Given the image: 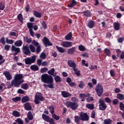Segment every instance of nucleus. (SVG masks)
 I'll list each match as a JSON object with an SVG mask.
<instances>
[{
	"mask_svg": "<svg viewBox=\"0 0 124 124\" xmlns=\"http://www.w3.org/2000/svg\"><path fill=\"white\" fill-rule=\"evenodd\" d=\"M24 77L22 74H18L15 75L14 79L11 81V84L10 83L8 82L6 84L7 88L10 89L12 87H16V88H19L20 85L22 83H24V79H23Z\"/></svg>",
	"mask_w": 124,
	"mask_h": 124,
	"instance_id": "f257e3e1",
	"label": "nucleus"
},
{
	"mask_svg": "<svg viewBox=\"0 0 124 124\" xmlns=\"http://www.w3.org/2000/svg\"><path fill=\"white\" fill-rule=\"evenodd\" d=\"M41 81L46 84L54 83V79L53 78V77L48 75L47 74H44L42 75Z\"/></svg>",
	"mask_w": 124,
	"mask_h": 124,
	"instance_id": "f03ea898",
	"label": "nucleus"
},
{
	"mask_svg": "<svg viewBox=\"0 0 124 124\" xmlns=\"http://www.w3.org/2000/svg\"><path fill=\"white\" fill-rule=\"evenodd\" d=\"M65 105L68 108H70L72 110H76L78 108V106H79L78 103L70 101L66 102Z\"/></svg>",
	"mask_w": 124,
	"mask_h": 124,
	"instance_id": "7ed1b4c3",
	"label": "nucleus"
},
{
	"mask_svg": "<svg viewBox=\"0 0 124 124\" xmlns=\"http://www.w3.org/2000/svg\"><path fill=\"white\" fill-rule=\"evenodd\" d=\"M36 60V56L33 55L31 58H27L25 59V62L26 64H31V63H33L35 62V61Z\"/></svg>",
	"mask_w": 124,
	"mask_h": 124,
	"instance_id": "20e7f679",
	"label": "nucleus"
},
{
	"mask_svg": "<svg viewBox=\"0 0 124 124\" xmlns=\"http://www.w3.org/2000/svg\"><path fill=\"white\" fill-rule=\"evenodd\" d=\"M95 91L96 92L97 95L100 97L103 93V87L101 86V84H98L96 87Z\"/></svg>",
	"mask_w": 124,
	"mask_h": 124,
	"instance_id": "39448f33",
	"label": "nucleus"
},
{
	"mask_svg": "<svg viewBox=\"0 0 124 124\" xmlns=\"http://www.w3.org/2000/svg\"><path fill=\"white\" fill-rule=\"evenodd\" d=\"M99 108L100 110H101L102 111H104L106 108H107V105L105 103V102L104 100L102 99H100L99 100Z\"/></svg>",
	"mask_w": 124,
	"mask_h": 124,
	"instance_id": "423d86ee",
	"label": "nucleus"
},
{
	"mask_svg": "<svg viewBox=\"0 0 124 124\" xmlns=\"http://www.w3.org/2000/svg\"><path fill=\"white\" fill-rule=\"evenodd\" d=\"M43 100H44V98L42 95L39 94H36L34 100L35 103L36 104H39V103H40V101H43Z\"/></svg>",
	"mask_w": 124,
	"mask_h": 124,
	"instance_id": "0eeeda50",
	"label": "nucleus"
},
{
	"mask_svg": "<svg viewBox=\"0 0 124 124\" xmlns=\"http://www.w3.org/2000/svg\"><path fill=\"white\" fill-rule=\"evenodd\" d=\"M61 44L62 47L65 48H69L70 47H72L73 45L72 42L69 41H63L61 43Z\"/></svg>",
	"mask_w": 124,
	"mask_h": 124,
	"instance_id": "6e6552de",
	"label": "nucleus"
},
{
	"mask_svg": "<svg viewBox=\"0 0 124 124\" xmlns=\"http://www.w3.org/2000/svg\"><path fill=\"white\" fill-rule=\"evenodd\" d=\"M43 42L46 47H47V46H52V45H53L52 43L50 42L49 39L46 37H44Z\"/></svg>",
	"mask_w": 124,
	"mask_h": 124,
	"instance_id": "1a4fd4ad",
	"label": "nucleus"
},
{
	"mask_svg": "<svg viewBox=\"0 0 124 124\" xmlns=\"http://www.w3.org/2000/svg\"><path fill=\"white\" fill-rule=\"evenodd\" d=\"M80 117L81 121H89V115L86 113H80Z\"/></svg>",
	"mask_w": 124,
	"mask_h": 124,
	"instance_id": "9d476101",
	"label": "nucleus"
},
{
	"mask_svg": "<svg viewBox=\"0 0 124 124\" xmlns=\"http://www.w3.org/2000/svg\"><path fill=\"white\" fill-rule=\"evenodd\" d=\"M23 51L25 55H30L31 54V51L29 49V46H28V45L23 46Z\"/></svg>",
	"mask_w": 124,
	"mask_h": 124,
	"instance_id": "9b49d317",
	"label": "nucleus"
},
{
	"mask_svg": "<svg viewBox=\"0 0 124 124\" xmlns=\"http://www.w3.org/2000/svg\"><path fill=\"white\" fill-rule=\"evenodd\" d=\"M68 65L70 66V67H72L73 69L76 68V64L75 62L72 60H68Z\"/></svg>",
	"mask_w": 124,
	"mask_h": 124,
	"instance_id": "f8f14e48",
	"label": "nucleus"
},
{
	"mask_svg": "<svg viewBox=\"0 0 124 124\" xmlns=\"http://www.w3.org/2000/svg\"><path fill=\"white\" fill-rule=\"evenodd\" d=\"M12 51L13 52H15L14 56H16L18 53H20V48L16 47L15 46H13L12 47Z\"/></svg>",
	"mask_w": 124,
	"mask_h": 124,
	"instance_id": "ddd939ff",
	"label": "nucleus"
},
{
	"mask_svg": "<svg viewBox=\"0 0 124 124\" xmlns=\"http://www.w3.org/2000/svg\"><path fill=\"white\" fill-rule=\"evenodd\" d=\"M90 94H84V93H81L79 94V97L80 98L81 101L84 102L85 101L86 99V97H88V96H90Z\"/></svg>",
	"mask_w": 124,
	"mask_h": 124,
	"instance_id": "4468645a",
	"label": "nucleus"
},
{
	"mask_svg": "<svg viewBox=\"0 0 124 124\" xmlns=\"http://www.w3.org/2000/svg\"><path fill=\"white\" fill-rule=\"evenodd\" d=\"M4 75H5L6 78L7 80H11L12 79V76L10 74V72L8 71H5L3 74Z\"/></svg>",
	"mask_w": 124,
	"mask_h": 124,
	"instance_id": "2eb2a0df",
	"label": "nucleus"
},
{
	"mask_svg": "<svg viewBox=\"0 0 124 124\" xmlns=\"http://www.w3.org/2000/svg\"><path fill=\"white\" fill-rule=\"evenodd\" d=\"M61 94L63 96V97L65 98H67L69 97V96H71V94L66 91H62L61 92Z\"/></svg>",
	"mask_w": 124,
	"mask_h": 124,
	"instance_id": "dca6fc26",
	"label": "nucleus"
},
{
	"mask_svg": "<svg viewBox=\"0 0 124 124\" xmlns=\"http://www.w3.org/2000/svg\"><path fill=\"white\" fill-rule=\"evenodd\" d=\"M75 50H76V47H73L68 49L67 54L68 55H73L75 53Z\"/></svg>",
	"mask_w": 124,
	"mask_h": 124,
	"instance_id": "f3484780",
	"label": "nucleus"
},
{
	"mask_svg": "<svg viewBox=\"0 0 124 124\" xmlns=\"http://www.w3.org/2000/svg\"><path fill=\"white\" fill-rule=\"evenodd\" d=\"M24 107L27 111L31 110V106L30 103H26L24 104Z\"/></svg>",
	"mask_w": 124,
	"mask_h": 124,
	"instance_id": "a211bd4d",
	"label": "nucleus"
},
{
	"mask_svg": "<svg viewBox=\"0 0 124 124\" xmlns=\"http://www.w3.org/2000/svg\"><path fill=\"white\" fill-rule=\"evenodd\" d=\"M87 27L90 29H93V28L94 27V21L92 20L89 21L87 25Z\"/></svg>",
	"mask_w": 124,
	"mask_h": 124,
	"instance_id": "6ab92c4d",
	"label": "nucleus"
},
{
	"mask_svg": "<svg viewBox=\"0 0 124 124\" xmlns=\"http://www.w3.org/2000/svg\"><path fill=\"white\" fill-rule=\"evenodd\" d=\"M21 101L22 103H25V102H28V101H30V97L28 96L23 97Z\"/></svg>",
	"mask_w": 124,
	"mask_h": 124,
	"instance_id": "aec40b11",
	"label": "nucleus"
},
{
	"mask_svg": "<svg viewBox=\"0 0 124 124\" xmlns=\"http://www.w3.org/2000/svg\"><path fill=\"white\" fill-rule=\"evenodd\" d=\"M77 4V2L75 0H72L70 4L68 5V7L70 8H72V7H74L75 5Z\"/></svg>",
	"mask_w": 124,
	"mask_h": 124,
	"instance_id": "412c9836",
	"label": "nucleus"
},
{
	"mask_svg": "<svg viewBox=\"0 0 124 124\" xmlns=\"http://www.w3.org/2000/svg\"><path fill=\"white\" fill-rule=\"evenodd\" d=\"M49 84H44L43 86L44 87H45V88H49L50 89H54L55 86H54V83H49Z\"/></svg>",
	"mask_w": 124,
	"mask_h": 124,
	"instance_id": "4be33fe9",
	"label": "nucleus"
},
{
	"mask_svg": "<svg viewBox=\"0 0 124 124\" xmlns=\"http://www.w3.org/2000/svg\"><path fill=\"white\" fill-rule=\"evenodd\" d=\"M30 68L31 70H33V71H37L38 69H39V68L38 67V66L36 65H32L31 66Z\"/></svg>",
	"mask_w": 124,
	"mask_h": 124,
	"instance_id": "5701e85b",
	"label": "nucleus"
},
{
	"mask_svg": "<svg viewBox=\"0 0 124 124\" xmlns=\"http://www.w3.org/2000/svg\"><path fill=\"white\" fill-rule=\"evenodd\" d=\"M83 14H84V16L86 17H91L92 16V15L91 14V12L89 10L85 11L83 12H82Z\"/></svg>",
	"mask_w": 124,
	"mask_h": 124,
	"instance_id": "b1692460",
	"label": "nucleus"
},
{
	"mask_svg": "<svg viewBox=\"0 0 124 124\" xmlns=\"http://www.w3.org/2000/svg\"><path fill=\"white\" fill-rule=\"evenodd\" d=\"M120 25L118 22H115L114 23V29L115 31H119L120 30Z\"/></svg>",
	"mask_w": 124,
	"mask_h": 124,
	"instance_id": "393cba45",
	"label": "nucleus"
},
{
	"mask_svg": "<svg viewBox=\"0 0 124 124\" xmlns=\"http://www.w3.org/2000/svg\"><path fill=\"white\" fill-rule=\"evenodd\" d=\"M72 38V32H70L67 35L65 36V40H70Z\"/></svg>",
	"mask_w": 124,
	"mask_h": 124,
	"instance_id": "a878e982",
	"label": "nucleus"
},
{
	"mask_svg": "<svg viewBox=\"0 0 124 124\" xmlns=\"http://www.w3.org/2000/svg\"><path fill=\"white\" fill-rule=\"evenodd\" d=\"M117 98L119 99V100H124V95L119 93L117 94Z\"/></svg>",
	"mask_w": 124,
	"mask_h": 124,
	"instance_id": "bb28decb",
	"label": "nucleus"
},
{
	"mask_svg": "<svg viewBox=\"0 0 124 124\" xmlns=\"http://www.w3.org/2000/svg\"><path fill=\"white\" fill-rule=\"evenodd\" d=\"M22 44H23V42L21 40L17 41L15 43V45L17 47L22 46Z\"/></svg>",
	"mask_w": 124,
	"mask_h": 124,
	"instance_id": "cd10ccee",
	"label": "nucleus"
},
{
	"mask_svg": "<svg viewBox=\"0 0 124 124\" xmlns=\"http://www.w3.org/2000/svg\"><path fill=\"white\" fill-rule=\"evenodd\" d=\"M12 100L14 101V102H18V101H21V97H16L13 98Z\"/></svg>",
	"mask_w": 124,
	"mask_h": 124,
	"instance_id": "c85d7f7f",
	"label": "nucleus"
},
{
	"mask_svg": "<svg viewBox=\"0 0 124 124\" xmlns=\"http://www.w3.org/2000/svg\"><path fill=\"white\" fill-rule=\"evenodd\" d=\"M56 48H57L58 51H59V52H60V53H64V52H65V50L64 49V48H63L62 47H59L58 46H56Z\"/></svg>",
	"mask_w": 124,
	"mask_h": 124,
	"instance_id": "c756f323",
	"label": "nucleus"
},
{
	"mask_svg": "<svg viewBox=\"0 0 124 124\" xmlns=\"http://www.w3.org/2000/svg\"><path fill=\"white\" fill-rule=\"evenodd\" d=\"M13 115H14V117H19L20 116V112H18L16 110H15L13 112Z\"/></svg>",
	"mask_w": 124,
	"mask_h": 124,
	"instance_id": "7c9ffc66",
	"label": "nucleus"
},
{
	"mask_svg": "<svg viewBox=\"0 0 124 124\" xmlns=\"http://www.w3.org/2000/svg\"><path fill=\"white\" fill-rule=\"evenodd\" d=\"M21 88L23 90H28L29 89V84L27 83H23L21 85Z\"/></svg>",
	"mask_w": 124,
	"mask_h": 124,
	"instance_id": "2f4dec72",
	"label": "nucleus"
},
{
	"mask_svg": "<svg viewBox=\"0 0 124 124\" xmlns=\"http://www.w3.org/2000/svg\"><path fill=\"white\" fill-rule=\"evenodd\" d=\"M80 121H81V117L78 116H76L75 117V123H76L77 124H78L80 123Z\"/></svg>",
	"mask_w": 124,
	"mask_h": 124,
	"instance_id": "473e14b6",
	"label": "nucleus"
},
{
	"mask_svg": "<svg viewBox=\"0 0 124 124\" xmlns=\"http://www.w3.org/2000/svg\"><path fill=\"white\" fill-rule=\"evenodd\" d=\"M27 116H28V118L29 120H30V121H31V120H32V119H33V116H32V113H31V111H29Z\"/></svg>",
	"mask_w": 124,
	"mask_h": 124,
	"instance_id": "72a5a7b5",
	"label": "nucleus"
},
{
	"mask_svg": "<svg viewBox=\"0 0 124 124\" xmlns=\"http://www.w3.org/2000/svg\"><path fill=\"white\" fill-rule=\"evenodd\" d=\"M52 117L53 119H54L56 121H59V120H60V118H61V117H60L59 116H58L56 115V114H54V113L52 114Z\"/></svg>",
	"mask_w": 124,
	"mask_h": 124,
	"instance_id": "f704fd0d",
	"label": "nucleus"
},
{
	"mask_svg": "<svg viewBox=\"0 0 124 124\" xmlns=\"http://www.w3.org/2000/svg\"><path fill=\"white\" fill-rule=\"evenodd\" d=\"M49 117L44 114H43L42 115V118L43 119V120H44V121H46V122H48L49 119Z\"/></svg>",
	"mask_w": 124,
	"mask_h": 124,
	"instance_id": "c9c22d12",
	"label": "nucleus"
},
{
	"mask_svg": "<svg viewBox=\"0 0 124 124\" xmlns=\"http://www.w3.org/2000/svg\"><path fill=\"white\" fill-rule=\"evenodd\" d=\"M27 27L29 29V31L33 29V25L32 23L29 22L27 23Z\"/></svg>",
	"mask_w": 124,
	"mask_h": 124,
	"instance_id": "e433bc0d",
	"label": "nucleus"
},
{
	"mask_svg": "<svg viewBox=\"0 0 124 124\" xmlns=\"http://www.w3.org/2000/svg\"><path fill=\"white\" fill-rule=\"evenodd\" d=\"M86 107L88 109H91V110H93V108H94V106L93 105V104H89L86 105Z\"/></svg>",
	"mask_w": 124,
	"mask_h": 124,
	"instance_id": "4c0bfd02",
	"label": "nucleus"
},
{
	"mask_svg": "<svg viewBox=\"0 0 124 124\" xmlns=\"http://www.w3.org/2000/svg\"><path fill=\"white\" fill-rule=\"evenodd\" d=\"M78 50L79 51H85L86 50V47L84 46L81 45L78 46Z\"/></svg>",
	"mask_w": 124,
	"mask_h": 124,
	"instance_id": "58836bf2",
	"label": "nucleus"
},
{
	"mask_svg": "<svg viewBox=\"0 0 124 124\" xmlns=\"http://www.w3.org/2000/svg\"><path fill=\"white\" fill-rule=\"evenodd\" d=\"M33 14L34 16H35V17H37V18H40V17H41V14L40 13L34 11Z\"/></svg>",
	"mask_w": 124,
	"mask_h": 124,
	"instance_id": "ea45409f",
	"label": "nucleus"
},
{
	"mask_svg": "<svg viewBox=\"0 0 124 124\" xmlns=\"http://www.w3.org/2000/svg\"><path fill=\"white\" fill-rule=\"evenodd\" d=\"M49 75H54V73H55V68H52L51 70H49L47 72Z\"/></svg>",
	"mask_w": 124,
	"mask_h": 124,
	"instance_id": "a19ab883",
	"label": "nucleus"
},
{
	"mask_svg": "<svg viewBox=\"0 0 124 124\" xmlns=\"http://www.w3.org/2000/svg\"><path fill=\"white\" fill-rule=\"evenodd\" d=\"M30 49L31 51L32 52V53L35 52V47L33 45H30Z\"/></svg>",
	"mask_w": 124,
	"mask_h": 124,
	"instance_id": "79ce46f5",
	"label": "nucleus"
},
{
	"mask_svg": "<svg viewBox=\"0 0 124 124\" xmlns=\"http://www.w3.org/2000/svg\"><path fill=\"white\" fill-rule=\"evenodd\" d=\"M112 123V120L110 119H106L104 121V124H111Z\"/></svg>",
	"mask_w": 124,
	"mask_h": 124,
	"instance_id": "37998d69",
	"label": "nucleus"
},
{
	"mask_svg": "<svg viewBox=\"0 0 124 124\" xmlns=\"http://www.w3.org/2000/svg\"><path fill=\"white\" fill-rule=\"evenodd\" d=\"M17 19H18L19 21L21 22V23H23V16H22V14H19L17 16Z\"/></svg>",
	"mask_w": 124,
	"mask_h": 124,
	"instance_id": "c03bdc74",
	"label": "nucleus"
},
{
	"mask_svg": "<svg viewBox=\"0 0 124 124\" xmlns=\"http://www.w3.org/2000/svg\"><path fill=\"white\" fill-rule=\"evenodd\" d=\"M16 123L18 124H23L24 122H23V120L20 118H18L16 120Z\"/></svg>",
	"mask_w": 124,
	"mask_h": 124,
	"instance_id": "a18cd8bd",
	"label": "nucleus"
},
{
	"mask_svg": "<svg viewBox=\"0 0 124 124\" xmlns=\"http://www.w3.org/2000/svg\"><path fill=\"white\" fill-rule=\"evenodd\" d=\"M74 71L75 72V73L76 75H77V76H80V71L77 70V69H76V68H75L74 69H73Z\"/></svg>",
	"mask_w": 124,
	"mask_h": 124,
	"instance_id": "49530a36",
	"label": "nucleus"
},
{
	"mask_svg": "<svg viewBox=\"0 0 124 124\" xmlns=\"http://www.w3.org/2000/svg\"><path fill=\"white\" fill-rule=\"evenodd\" d=\"M5 7V5H4V3L3 2H1L0 3V10H3Z\"/></svg>",
	"mask_w": 124,
	"mask_h": 124,
	"instance_id": "de8ad7c7",
	"label": "nucleus"
},
{
	"mask_svg": "<svg viewBox=\"0 0 124 124\" xmlns=\"http://www.w3.org/2000/svg\"><path fill=\"white\" fill-rule=\"evenodd\" d=\"M40 58L42 59V60H44L46 59V54L45 53H42L41 54L40 56Z\"/></svg>",
	"mask_w": 124,
	"mask_h": 124,
	"instance_id": "09e8293b",
	"label": "nucleus"
},
{
	"mask_svg": "<svg viewBox=\"0 0 124 124\" xmlns=\"http://www.w3.org/2000/svg\"><path fill=\"white\" fill-rule=\"evenodd\" d=\"M4 62H5V60L3 59L1 55H0V65H1L2 63H3Z\"/></svg>",
	"mask_w": 124,
	"mask_h": 124,
	"instance_id": "8fccbe9b",
	"label": "nucleus"
},
{
	"mask_svg": "<svg viewBox=\"0 0 124 124\" xmlns=\"http://www.w3.org/2000/svg\"><path fill=\"white\" fill-rule=\"evenodd\" d=\"M55 82H59L61 81V77L59 76H55L54 78Z\"/></svg>",
	"mask_w": 124,
	"mask_h": 124,
	"instance_id": "3c124183",
	"label": "nucleus"
},
{
	"mask_svg": "<svg viewBox=\"0 0 124 124\" xmlns=\"http://www.w3.org/2000/svg\"><path fill=\"white\" fill-rule=\"evenodd\" d=\"M46 71H48V69L46 67L42 68L40 70L41 73H45Z\"/></svg>",
	"mask_w": 124,
	"mask_h": 124,
	"instance_id": "603ef678",
	"label": "nucleus"
},
{
	"mask_svg": "<svg viewBox=\"0 0 124 124\" xmlns=\"http://www.w3.org/2000/svg\"><path fill=\"white\" fill-rule=\"evenodd\" d=\"M24 39L26 41V42H27V43H31V38L28 37H24Z\"/></svg>",
	"mask_w": 124,
	"mask_h": 124,
	"instance_id": "864d4df0",
	"label": "nucleus"
},
{
	"mask_svg": "<svg viewBox=\"0 0 124 124\" xmlns=\"http://www.w3.org/2000/svg\"><path fill=\"white\" fill-rule=\"evenodd\" d=\"M37 64H38L39 66H41L42 65V60L41 59H38L37 61Z\"/></svg>",
	"mask_w": 124,
	"mask_h": 124,
	"instance_id": "5fc2aeb1",
	"label": "nucleus"
},
{
	"mask_svg": "<svg viewBox=\"0 0 124 124\" xmlns=\"http://www.w3.org/2000/svg\"><path fill=\"white\" fill-rule=\"evenodd\" d=\"M105 53L107 55V56H108V57H110V50L106 48L105 49Z\"/></svg>",
	"mask_w": 124,
	"mask_h": 124,
	"instance_id": "6e6d98bb",
	"label": "nucleus"
},
{
	"mask_svg": "<svg viewBox=\"0 0 124 124\" xmlns=\"http://www.w3.org/2000/svg\"><path fill=\"white\" fill-rule=\"evenodd\" d=\"M110 74L111 76H112V77H114V76H115L116 75V73L115 72V71H114V70H111L110 71Z\"/></svg>",
	"mask_w": 124,
	"mask_h": 124,
	"instance_id": "4d7b16f0",
	"label": "nucleus"
},
{
	"mask_svg": "<svg viewBox=\"0 0 124 124\" xmlns=\"http://www.w3.org/2000/svg\"><path fill=\"white\" fill-rule=\"evenodd\" d=\"M6 42L9 44H13V43H14V41L13 40H9L7 38L6 40Z\"/></svg>",
	"mask_w": 124,
	"mask_h": 124,
	"instance_id": "13d9d810",
	"label": "nucleus"
},
{
	"mask_svg": "<svg viewBox=\"0 0 124 124\" xmlns=\"http://www.w3.org/2000/svg\"><path fill=\"white\" fill-rule=\"evenodd\" d=\"M71 100L74 103L78 102V99L77 98L75 97H72L71 98Z\"/></svg>",
	"mask_w": 124,
	"mask_h": 124,
	"instance_id": "bf43d9fd",
	"label": "nucleus"
},
{
	"mask_svg": "<svg viewBox=\"0 0 124 124\" xmlns=\"http://www.w3.org/2000/svg\"><path fill=\"white\" fill-rule=\"evenodd\" d=\"M32 44L33 45L35 46L36 47V46H38L39 45V43H38V42H36V41L35 40H33V41L32 42Z\"/></svg>",
	"mask_w": 124,
	"mask_h": 124,
	"instance_id": "052dcab7",
	"label": "nucleus"
},
{
	"mask_svg": "<svg viewBox=\"0 0 124 124\" xmlns=\"http://www.w3.org/2000/svg\"><path fill=\"white\" fill-rule=\"evenodd\" d=\"M84 86H85V85L84 84V82L83 81H81L78 85L79 88H80V89H83V88H84Z\"/></svg>",
	"mask_w": 124,
	"mask_h": 124,
	"instance_id": "680f3d73",
	"label": "nucleus"
},
{
	"mask_svg": "<svg viewBox=\"0 0 124 124\" xmlns=\"http://www.w3.org/2000/svg\"><path fill=\"white\" fill-rule=\"evenodd\" d=\"M49 111L51 113V114H52V115L53 114H54V107L53 106H50L49 107Z\"/></svg>",
	"mask_w": 124,
	"mask_h": 124,
	"instance_id": "e2e57ef3",
	"label": "nucleus"
},
{
	"mask_svg": "<svg viewBox=\"0 0 124 124\" xmlns=\"http://www.w3.org/2000/svg\"><path fill=\"white\" fill-rule=\"evenodd\" d=\"M119 103V100L117 99H115L113 100V105H117Z\"/></svg>",
	"mask_w": 124,
	"mask_h": 124,
	"instance_id": "0e129e2a",
	"label": "nucleus"
},
{
	"mask_svg": "<svg viewBox=\"0 0 124 124\" xmlns=\"http://www.w3.org/2000/svg\"><path fill=\"white\" fill-rule=\"evenodd\" d=\"M120 108L121 110H122V111H124V103H120Z\"/></svg>",
	"mask_w": 124,
	"mask_h": 124,
	"instance_id": "69168bd1",
	"label": "nucleus"
},
{
	"mask_svg": "<svg viewBox=\"0 0 124 124\" xmlns=\"http://www.w3.org/2000/svg\"><path fill=\"white\" fill-rule=\"evenodd\" d=\"M105 100L107 103H110V102L111 101V99L108 97H106Z\"/></svg>",
	"mask_w": 124,
	"mask_h": 124,
	"instance_id": "338daca9",
	"label": "nucleus"
},
{
	"mask_svg": "<svg viewBox=\"0 0 124 124\" xmlns=\"http://www.w3.org/2000/svg\"><path fill=\"white\" fill-rule=\"evenodd\" d=\"M93 97H88L87 99V101L90 102V101H93Z\"/></svg>",
	"mask_w": 124,
	"mask_h": 124,
	"instance_id": "774afa93",
	"label": "nucleus"
}]
</instances>
